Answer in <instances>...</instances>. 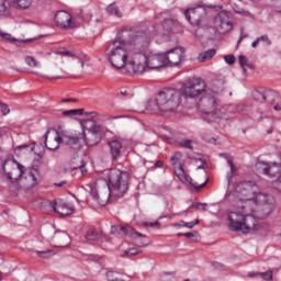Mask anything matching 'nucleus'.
<instances>
[{
    "instance_id": "1",
    "label": "nucleus",
    "mask_w": 281,
    "mask_h": 281,
    "mask_svg": "<svg viewBox=\"0 0 281 281\" xmlns=\"http://www.w3.org/2000/svg\"><path fill=\"white\" fill-rule=\"evenodd\" d=\"M205 91V81L201 78L191 77L187 79L180 90L175 88H165L155 100H149L147 111L154 114L166 115L175 113L183 100H194Z\"/></svg>"
},
{
    "instance_id": "2",
    "label": "nucleus",
    "mask_w": 281,
    "mask_h": 281,
    "mask_svg": "<svg viewBox=\"0 0 281 281\" xmlns=\"http://www.w3.org/2000/svg\"><path fill=\"white\" fill-rule=\"evenodd\" d=\"M150 43V36L144 31L122 30L115 41L106 48L108 60L115 69H124L128 52L139 54Z\"/></svg>"
},
{
    "instance_id": "3",
    "label": "nucleus",
    "mask_w": 281,
    "mask_h": 281,
    "mask_svg": "<svg viewBox=\"0 0 281 281\" xmlns=\"http://www.w3.org/2000/svg\"><path fill=\"white\" fill-rule=\"evenodd\" d=\"M103 179L105 186L113 192H117L119 198L124 196L128 192V181H131V173L120 169H106L103 171Z\"/></svg>"
},
{
    "instance_id": "4",
    "label": "nucleus",
    "mask_w": 281,
    "mask_h": 281,
    "mask_svg": "<svg viewBox=\"0 0 281 281\" xmlns=\"http://www.w3.org/2000/svg\"><path fill=\"white\" fill-rule=\"evenodd\" d=\"M256 213L254 215L239 214L238 212H231L228 214L229 227L232 232H241V234H249L251 232H258L260 225H258V220H256Z\"/></svg>"
},
{
    "instance_id": "5",
    "label": "nucleus",
    "mask_w": 281,
    "mask_h": 281,
    "mask_svg": "<svg viewBox=\"0 0 281 281\" xmlns=\"http://www.w3.org/2000/svg\"><path fill=\"white\" fill-rule=\"evenodd\" d=\"M199 108L201 109L203 115V120L205 122H218V120H223L225 114L221 110L220 101L213 94H205L200 99Z\"/></svg>"
},
{
    "instance_id": "6",
    "label": "nucleus",
    "mask_w": 281,
    "mask_h": 281,
    "mask_svg": "<svg viewBox=\"0 0 281 281\" xmlns=\"http://www.w3.org/2000/svg\"><path fill=\"white\" fill-rule=\"evenodd\" d=\"M184 16L193 26H200L204 30H210V27H212L210 24H207V12L201 7L186 10Z\"/></svg>"
},
{
    "instance_id": "7",
    "label": "nucleus",
    "mask_w": 281,
    "mask_h": 281,
    "mask_svg": "<svg viewBox=\"0 0 281 281\" xmlns=\"http://www.w3.org/2000/svg\"><path fill=\"white\" fill-rule=\"evenodd\" d=\"M23 170H25V167L16 160L7 159L2 164V171L11 183H16L23 177Z\"/></svg>"
},
{
    "instance_id": "8",
    "label": "nucleus",
    "mask_w": 281,
    "mask_h": 281,
    "mask_svg": "<svg viewBox=\"0 0 281 281\" xmlns=\"http://www.w3.org/2000/svg\"><path fill=\"white\" fill-rule=\"evenodd\" d=\"M90 194L99 205H106L109 199H111V192H113L106 184L101 189L98 182L88 186Z\"/></svg>"
},
{
    "instance_id": "9",
    "label": "nucleus",
    "mask_w": 281,
    "mask_h": 281,
    "mask_svg": "<svg viewBox=\"0 0 281 281\" xmlns=\"http://www.w3.org/2000/svg\"><path fill=\"white\" fill-rule=\"evenodd\" d=\"M82 137H85L81 132L71 133V134H63L61 136H57V142H61L64 146L70 148L71 150H80L82 148Z\"/></svg>"
},
{
    "instance_id": "10",
    "label": "nucleus",
    "mask_w": 281,
    "mask_h": 281,
    "mask_svg": "<svg viewBox=\"0 0 281 281\" xmlns=\"http://www.w3.org/2000/svg\"><path fill=\"white\" fill-rule=\"evenodd\" d=\"M236 199H256L258 184L254 181H243L236 188Z\"/></svg>"
},
{
    "instance_id": "11",
    "label": "nucleus",
    "mask_w": 281,
    "mask_h": 281,
    "mask_svg": "<svg viewBox=\"0 0 281 281\" xmlns=\"http://www.w3.org/2000/svg\"><path fill=\"white\" fill-rule=\"evenodd\" d=\"M139 59L147 63L148 69H161L162 67H166V54L164 53H151L148 56H146V53L139 54Z\"/></svg>"
},
{
    "instance_id": "12",
    "label": "nucleus",
    "mask_w": 281,
    "mask_h": 281,
    "mask_svg": "<svg viewBox=\"0 0 281 281\" xmlns=\"http://www.w3.org/2000/svg\"><path fill=\"white\" fill-rule=\"evenodd\" d=\"M44 207H50V210L61 216H71V214H74V207L60 199L44 202Z\"/></svg>"
},
{
    "instance_id": "13",
    "label": "nucleus",
    "mask_w": 281,
    "mask_h": 281,
    "mask_svg": "<svg viewBox=\"0 0 281 281\" xmlns=\"http://www.w3.org/2000/svg\"><path fill=\"white\" fill-rule=\"evenodd\" d=\"M164 54L166 67H177L183 60L186 49L183 47H175Z\"/></svg>"
},
{
    "instance_id": "14",
    "label": "nucleus",
    "mask_w": 281,
    "mask_h": 281,
    "mask_svg": "<svg viewBox=\"0 0 281 281\" xmlns=\"http://www.w3.org/2000/svg\"><path fill=\"white\" fill-rule=\"evenodd\" d=\"M258 204V200L256 198H236L235 199V207L238 211L239 214H251L256 212V206Z\"/></svg>"
},
{
    "instance_id": "15",
    "label": "nucleus",
    "mask_w": 281,
    "mask_h": 281,
    "mask_svg": "<svg viewBox=\"0 0 281 281\" xmlns=\"http://www.w3.org/2000/svg\"><path fill=\"white\" fill-rule=\"evenodd\" d=\"M81 135L83 136L81 138L82 146H98V144H100L102 140V127H94L93 132H81Z\"/></svg>"
},
{
    "instance_id": "16",
    "label": "nucleus",
    "mask_w": 281,
    "mask_h": 281,
    "mask_svg": "<svg viewBox=\"0 0 281 281\" xmlns=\"http://www.w3.org/2000/svg\"><path fill=\"white\" fill-rule=\"evenodd\" d=\"M54 21L61 30H74L76 27V22H74L71 14L67 11H57Z\"/></svg>"
},
{
    "instance_id": "17",
    "label": "nucleus",
    "mask_w": 281,
    "mask_h": 281,
    "mask_svg": "<svg viewBox=\"0 0 281 281\" xmlns=\"http://www.w3.org/2000/svg\"><path fill=\"white\" fill-rule=\"evenodd\" d=\"M144 52H146V48H143L139 53H133L134 59L126 65V69L128 71H131V69L133 74H144V71H146V67H148V63H144V60L139 58V54H144Z\"/></svg>"
},
{
    "instance_id": "18",
    "label": "nucleus",
    "mask_w": 281,
    "mask_h": 281,
    "mask_svg": "<svg viewBox=\"0 0 281 281\" xmlns=\"http://www.w3.org/2000/svg\"><path fill=\"white\" fill-rule=\"evenodd\" d=\"M111 234H115L116 236H131V238H146L145 234H142L137 231H135V228L131 227V226H112L111 227Z\"/></svg>"
},
{
    "instance_id": "19",
    "label": "nucleus",
    "mask_w": 281,
    "mask_h": 281,
    "mask_svg": "<svg viewBox=\"0 0 281 281\" xmlns=\"http://www.w3.org/2000/svg\"><path fill=\"white\" fill-rule=\"evenodd\" d=\"M257 168L262 175H267L268 177H280L281 175V164L272 162L271 165H267L265 161H261L257 164Z\"/></svg>"
},
{
    "instance_id": "20",
    "label": "nucleus",
    "mask_w": 281,
    "mask_h": 281,
    "mask_svg": "<svg viewBox=\"0 0 281 281\" xmlns=\"http://www.w3.org/2000/svg\"><path fill=\"white\" fill-rule=\"evenodd\" d=\"M56 137H60L56 128H50L45 134V146L48 150H58L60 148L61 142H58Z\"/></svg>"
},
{
    "instance_id": "21",
    "label": "nucleus",
    "mask_w": 281,
    "mask_h": 281,
    "mask_svg": "<svg viewBox=\"0 0 281 281\" xmlns=\"http://www.w3.org/2000/svg\"><path fill=\"white\" fill-rule=\"evenodd\" d=\"M276 209V205H273V203H262V204H257V206L255 207V216L256 218L262 220V218H267V216H269L273 210Z\"/></svg>"
},
{
    "instance_id": "22",
    "label": "nucleus",
    "mask_w": 281,
    "mask_h": 281,
    "mask_svg": "<svg viewBox=\"0 0 281 281\" xmlns=\"http://www.w3.org/2000/svg\"><path fill=\"white\" fill-rule=\"evenodd\" d=\"M53 243L55 247H69L71 244V237L66 232L59 231L55 232L53 235Z\"/></svg>"
},
{
    "instance_id": "23",
    "label": "nucleus",
    "mask_w": 281,
    "mask_h": 281,
    "mask_svg": "<svg viewBox=\"0 0 281 281\" xmlns=\"http://www.w3.org/2000/svg\"><path fill=\"white\" fill-rule=\"evenodd\" d=\"M215 23L218 26L220 32L222 34H226V32L232 31V23L229 21V18H227V14H225V13H220L215 18Z\"/></svg>"
},
{
    "instance_id": "24",
    "label": "nucleus",
    "mask_w": 281,
    "mask_h": 281,
    "mask_svg": "<svg viewBox=\"0 0 281 281\" xmlns=\"http://www.w3.org/2000/svg\"><path fill=\"white\" fill-rule=\"evenodd\" d=\"M108 146L110 148V155H111L112 161H117V159L122 157V148H123L122 143L117 139H113L108 143Z\"/></svg>"
},
{
    "instance_id": "25",
    "label": "nucleus",
    "mask_w": 281,
    "mask_h": 281,
    "mask_svg": "<svg viewBox=\"0 0 281 281\" xmlns=\"http://www.w3.org/2000/svg\"><path fill=\"white\" fill-rule=\"evenodd\" d=\"M181 157V151H177L170 158L172 166H175V168H178V177H183L186 175V171L183 170V165L179 164Z\"/></svg>"
},
{
    "instance_id": "26",
    "label": "nucleus",
    "mask_w": 281,
    "mask_h": 281,
    "mask_svg": "<svg viewBox=\"0 0 281 281\" xmlns=\"http://www.w3.org/2000/svg\"><path fill=\"white\" fill-rule=\"evenodd\" d=\"M0 38H2V41H7V43H32V41H36V38H27V40H16L14 37H12V35L10 33H3V31L0 30Z\"/></svg>"
},
{
    "instance_id": "27",
    "label": "nucleus",
    "mask_w": 281,
    "mask_h": 281,
    "mask_svg": "<svg viewBox=\"0 0 281 281\" xmlns=\"http://www.w3.org/2000/svg\"><path fill=\"white\" fill-rule=\"evenodd\" d=\"M81 126L83 128L82 133H85V131H88V133H91V132L95 131V128H102V126L95 124V121H93L91 119L82 120Z\"/></svg>"
},
{
    "instance_id": "28",
    "label": "nucleus",
    "mask_w": 281,
    "mask_h": 281,
    "mask_svg": "<svg viewBox=\"0 0 281 281\" xmlns=\"http://www.w3.org/2000/svg\"><path fill=\"white\" fill-rule=\"evenodd\" d=\"M211 89L214 93H221L225 90V80L213 79L211 82Z\"/></svg>"
},
{
    "instance_id": "29",
    "label": "nucleus",
    "mask_w": 281,
    "mask_h": 281,
    "mask_svg": "<svg viewBox=\"0 0 281 281\" xmlns=\"http://www.w3.org/2000/svg\"><path fill=\"white\" fill-rule=\"evenodd\" d=\"M105 277L108 278L109 281H126V278H131L117 271H108Z\"/></svg>"
},
{
    "instance_id": "30",
    "label": "nucleus",
    "mask_w": 281,
    "mask_h": 281,
    "mask_svg": "<svg viewBox=\"0 0 281 281\" xmlns=\"http://www.w3.org/2000/svg\"><path fill=\"white\" fill-rule=\"evenodd\" d=\"M214 56H216V49L210 48L206 52L200 53L199 57H198V60L200 63H205L207 60H212V58H214Z\"/></svg>"
},
{
    "instance_id": "31",
    "label": "nucleus",
    "mask_w": 281,
    "mask_h": 281,
    "mask_svg": "<svg viewBox=\"0 0 281 281\" xmlns=\"http://www.w3.org/2000/svg\"><path fill=\"white\" fill-rule=\"evenodd\" d=\"M249 278H261L262 280L271 281L273 280V272L267 271V272H249Z\"/></svg>"
},
{
    "instance_id": "32",
    "label": "nucleus",
    "mask_w": 281,
    "mask_h": 281,
    "mask_svg": "<svg viewBox=\"0 0 281 281\" xmlns=\"http://www.w3.org/2000/svg\"><path fill=\"white\" fill-rule=\"evenodd\" d=\"M280 100V95L277 94L276 91L270 90L266 92L265 102H268L269 104H276Z\"/></svg>"
},
{
    "instance_id": "33",
    "label": "nucleus",
    "mask_w": 281,
    "mask_h": 281,
    "mask_svg": "<svg viewBox=\"0 0 281 281\" xmlns=\"http://www.w3.org/2000/svg\"><path fill=\"white\" fill-rule=\"evenodd\" d=\"M101 238L102 235L98 231L90 229L86 234V240H88V243H93L95 240H100Z\"/></svg>"
},
{
    "instance_id": "34",
    "label": "nucleus",
    "mask_w": 281,
    "mask_h": 281,
    "mask_svg": "<svg viewBox=\"0 0 281 281\" xmlns=\"http://www.w3.org/2000/svg\"><path fill=\"white\" fill-rule=\"evenodd\" d=\"M106 12L108 14H110L111 16H117V19H122V12H120V9L117 8V5L115 3H111L108 8H106Z\"/></svg>"
},
{
    "instance_id": "35",
    "label": "nucleus",
    "mask_w": 281,
    "mask_h": 281,
    "mask_svg": "<svg viewBox=\"0 0 281 281\" xmlns=\"http://www.w3.org/2000/svg\"><path fill=\"white\" fill-rule=\"evenodd\" d=\"M187 183H190V186H192V188H194L195 192H199L201 189L205 188V186H207V180H205L202 184H196L193 182L192 177L190 176H186L184 177Z\"/></svg>"
},
{
    "instance_id": "36",
    "label": "nucleus",
    "mask_w": 281,
    "mask_h": 281,
    "mask_svg": "<svg viewBox=\"0 0 281 281\" xmlns=\"http://www.w3.org/2000/svg\"><path fill=\"white\" fill-rule=\"evenodd\" d=\"M34 0H13V3H16L18 8L21 10H29Z\"/></svg>"
},
{
    "instance_id": "37",
    "label": "nucleus",
    "mask_w": 281,
    "mask_h": 281,
    "mask_svg": "<svg viewBox=\"0 0 281 281\" xmlns=\"http://www.w3.org/2000/svg\"><path fill=\"white\" fill-rule=\"evenodd\" d=\"M227 164L231 168V172L227 175V181L228 183H232V179H234V175H236V171L238 169L236 168V165H234V161H232V159H228Z\"/></svg>"
},
{
    "instance_id": "38",
    "label": "nucleus",
    "mask_w": 281,
    "mask_h": 281,
    "mask_svg": "<svg viewBox=\"0 0 281 281\" xmlns=\"http://www.w3.org/2000/svg\"><path fill=\"white\" fill-rule=\"evenodd\" d=\"M172 25H175V22L170 19L165 20L162 23V27L165 30V34H171L172 33Z\"/></svg>"
},
{
    "instance_id": "39",
    "label": "nucleus",
    "mask_w": 281,
    "mask_h": 281,
    "mask_svg": "<svg viewBox=\"0 0 281 281\" xmlns=\"http://www.w3.org/2000/svg\"><path fill=\"white\" fill-rule=\"evenodd\" d=\"M238 60H239V65H240L243 71H244V74H247V68L246 67H247V65H249V59H247V57L244 56V55H239Z\"/></svg>"
},
{
    "instance_id": "40",
    "label": "nucleus",
    "mask_w": 281,
    "mask_h": 281,
    "mask_svg": "<svg viewBox=\"0 0 281 281\" xmlns=\"http://www.w3.org/2000/svg\"><path fill=\"white\" fill-rule=\"evenodd\" d=\"M252 98L256 100V102H265L266 92L262 93L261 91L255 90L252 92Z\"/></svg>"
},
{
    "instance_id": "41",
    "label": "nucleus",
    "mask_w": 281,
    "mask_h": 281,
    "mask_svg": "<svg viewBox=\"0 0 281 281\" xmlns=\"http://www.w3.org/2000/svg\"><path fill=\"white\" fill-rule=\"evenodd\" d=\"M27 179H30V181H32L31 186H38V181L36 180V170H31L27 173Z\"/></svg>"
},
{
    "instance_id": "42",
    "label": "nucleus",
    "mask_w": 281,
    "mask_h": 281,
    "mask_svg": "<svg viewBox=\"0 0 281 281\" xmlns=\"http://www.w3.org/2000/svg\"><path fill=\"white\" fill-rule=\"evenodd\" d=\"M74 14L77 19H80V21H89V15L85 16V11L82 9L75 10Z\"/></svg>"
},
{
    "instance_id": "43",
    "label": "nucleus",
    "mask_w": 281,
    "mask_h": 281,
    "mask_svg": "<svg viewBox=\"0 0 281 281\" xmlns=\"http://www.w3.org/2000/svg\"><path fill=\"white\" fill-rule=\"evenodd\" d=\"M178 146H180V148H188L189 150H192V148H194L192 146V140L191 139H186V140L179 142Z\"/></svg>"
},
{
    "instance_id": "44",
    "label": "nucleus",
    "mask_w": 281,
    "mask_h": 281,
    "mask_svg": "<svg viewBox=\"0 0 281 281\" xmlns=\"http://www.w3.org/2000/svg\"><path fill=\"white\" fill-rule=\"evenodd\" d=\"M36 254L40 258H52V256H54V254L52 252L50 249H48V250H37Z\"/></svg>"
},
{
    "instance_id": "45",
    "label": "nucleus",
    "mask_w": 281,
    "mask_h": 281,
    "mask_svg": "<svg viewBox=\"0 0 281 281\" xmlns=\"http://www.w3.org/2000/svg\"><path fill=\"white\" fill-rule=\"evenodd\" d=\"M25 63L26 65H29V67H38V61H36V58H34L33 56H26Z\"/></svg>"
},
{
    "instance_id": "46",
    "label": "nucleus",
    "mask_w": 281,
    "mask_h": 281,
    "mask_svg": "<svg viewBox=\"0 0 281 281\" xmlns=\"http://www.w3.org/2000/svg\"><path fill=\"white\" fill-rule=\"evenodd\" d=\"M194 224H191V222H184L181 221L179 223H175L173 227H187L188 229H192Z\"/></svg>"
},
{
    "instance_id": "47",
    "label": "nucleus",
    "mask_w": 281,
    "mask_h": 281,
    "mask_svg": "<svg viewBox=\"0 0 281 281\" xmlns=\"http://www.w3.org/2000/svg\"><path fill=\"white\" fill-rule=\"evenodd\" d=\"M192 207H195V210H201V207H202L203 212H207V203L198 202V203H195V204H192V205L190 206V210H191Z\"/></svg>"
},
{
    "instance_id": "48",
    "label": "nucleus",
    "mask_w": 281,
    "mask_h": 281,
    "mask_svg": "<svg viewBox=\"0 0 281 281\" xmlns=\"http://www.w3.org/2000/svg\"><path fill=\"white\" fill-rule=\"evenodd\" d=\"M15 150H29V153H34V146L24 144V145H20L15 148Z\"/></svg>"
},
{
    "instance_id": "49",
    "label": "nucleus",
    "mask_w": 281,
    "mask_h": 281,
    "mask_svg": "<svg viewBox=\"0 0 281 281\" xmlns=\"http://www.w3.org/2000/svg\"><path fill=\"white\" fill-rule=\"evenodd\" d=\"M137 254H139V251H137V248H130L127 250H124L122 256H137Z\"/></svg>"
},
{
    "instance_id": "50",
    "label": "nucleus",
    "mask_w": 281,
    "mask_h": 281,
    "mask_svg": "<svg viewBox=\"0 0 281 281\" xmlns=\"http://www.w3.org/2000/svg\"><path fill=\"white\" fill-rule=\"evenodd\" d=\"M224 60L227 65H234V63H236V57L234 55H225Z\"/></svg>"
},
{
    "instance_id": "51",
    "label": "nucleus",
    "mask_w": 281,
    "mask_h": 281,
    "mask_svg": "<svg viewBox=\"0 0 281 281\" xmlns=\"http://www.w3.org/2000/svg\"><path fill=\"white\" fill-rule=\"evenodd\" d=\"M72 170H79L81 175H87V168L85 167V162H81V165L77 167H72Z\"/></svg>"
},
{
    "instance_id": "52",
    "label": "nucleus",
    "mask_w": 281,
    "mask_h": 281,
    "mask_svg": "<svg viewBox=\"0 0 281 281\" xmlns=\"http://www.w3.org/2000/svg\"><path fill=\"white\" fill-rule=\"evenodd\" d=\"M0 112L3 115H8V113H10V108H8L7 104L0 102Z\"/></svg>"
},
{
    "instance_id": "53",
    "label": "nucleus",
    "mask_w": 281,
    "mask_h": 281,
    "mask_svg": "<svg viewBox=\"0 0 281 281\" xmlns=\"http://www.w3.org/2000/svg\"><path fill=\"white\" fill-rule=\"evenodd\" d=\"M8 10V1L7 0H0V14H3Z\"/></svg>"
},
{
    "instance_id": "54",
    "label": "nucleus",
    "mask_w": 281,
    "mask_h": 281,
    "mask_svg": "<svg viewBox=\"0 0 281 281\" xmlns=\"http://www.w3.org/2000/svg\"><path fill=\"white\" fill-rule=\"evenodd\" d=\"M214 269H217L218 271H225V265L221 263V262H213L212 263Z\"/></svg>"
},
{
    "instance_id": "55",
    "label": "nucleus",
    "mask_w": 281,
    "mask_h": 281,
    "mask_svg": "<svg viewBox=\"0 0 281 281\" xmlns=\"http://www.w3.org/2000/svg\"><path fill=\"white\" fill-rule=\"evenodd\" d=\"M144 227H159V222H144Z\"/></svg>"
},
{
    "instance_id": "56",
    "label": "nucleus",
    "mask_w": 281,
    "mask_h": 281,
    "mask_svg": "<svg viewBox=\"0 0 281 281\" xmlns=\"http://www.w3.org/2000/svg\"><path fill=\"white\" fill-rule=\"evenodd\" d=\"M63 115L67 116V115H78V111L75 110H66L63 112Z\"/></svg>"
},
{
    "instance_id": "57",
    "label": "nucleus",
    "mask_w": 281,
    "mask_h": 281,
    "mask_svg": "<svg viewBox=\"0 0 281 281\" xmlns=\"http://www.w3.org/2000/svg\"><path fill=\"white\" fill-rule=\"evenodd\" d=\"M258 41H263V43H267V45H271V41H269V36L267 35H262L260 37H258Z\"/></svg>"
},
{
    "instance_id": "58",
    "label": "nucleus",
    "mask_w": 281,
    "mask_h": 281,
    "mask_svg": "<svg viewBox=\"0 0 281 281\" xmlns=\"http://www.w3.org/2000/svg\"><path fill=\"white\" fill-rule=\"evenodd\" d=\"M135 245H136V247H146L148 245V243H146L144 240L136 239Z\"/></svg>"
},
{
    "instance_id": "59",
    "label": "nucleus",
    "mask_w": 281,
    "mask_h": 281,
    "mask_svg": "<svg viewBox=\"0 0 281 281\" xmlns=\"http://www.w3.org/2000/svg\"><path fill=\"white\" fill-rule=\"evenodd\" d=\"M274 188H276V190L281 192V177L278 178V180L274 182Z\"/></svg>"
},
{
    "instance_id": "60",
    "label": "nucleus",
    "mask_w": 281,
    "mask_h": 281,
    "mask_svg": "<svg viewBox=\"0 0 281 281\" xmlns=\"http://www.w3.org/2000/svg\"><path fill=\"white\" fill-rule=\"evenodd\" d=\"M265 117H267V115H265V113L260 112L257 116V122H262V120H265Z\"/></svg>"
},
{
    "instance_id": "61",
    "label": "nucleus",
    "mask_w": 281,
    "mask_h": 281,
    "mask_svg": "<svg viewBox=\"0 0 281 281\" xmlns=\"http://www.w3.org/2000/svg\"><path fill=\"white\" fill-rule=\"evenodd\" d=\"M61 56H70L74 57L75 55L71 54L69 50L60 52Z\"/></svg>"
},
{
    "instance_id": "62",
    "label": "nucleus",
    "mask_w": 281,
    "mask_h": 281,
    "mask_svg": "<svg viewBox=\"0 0 281 281\" xmlns=\"http://www.w3.org/2000/svg\"><path fill=\"white\" fill-rule=\"evenodd\" d=\"M56 188H63V186H67V181H61L59 183H54Z\"/></svg>"
},
{
    "instance_id": "63",
    "label": "nucleus",
    "mask_w": 281,
    "mask_h": 281,
    "mask_svg": "<svg viewBox=\"0 0 281 281\" xmlns=\"http://www.w3.org/2000/svg\"><path fill=\"white\" fill-rule=\"evenodd\" d=\"M184 238H194V233H184Z\"/></svg>"
},
{
    "instance_id": "64",
    "label": "nucleus",
    "mask_w": 281,
    "mask_h": 281,
    "mask_svg": "<svg viewBox=\"0 0 281 281\" xmlns=\"http://www.w3.org/2000/svg\"><path fill=\"white\" fill-rule=\"evenodd\" d=\"M61 102H78V99H63Z\"/></svg>"
}]
</instances>
